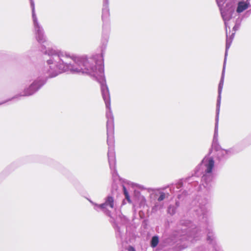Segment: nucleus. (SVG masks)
Wrapping results in <instances>:
<instances>
[{
    "label": "nucleus",
    "instance_id": "obj_1",
    "mask_svg": "<svg viewBox=\"0 0 251 251\" xmlns=\"http://www.w3.org/2000/svg\"><path fill=\"white\" fill-rule=\"evenodd\" d=\"M41 51L50 58L47 60V66L42 69L41 75L44 77H53L66 72L73 73L86 74L93 77L100 84L101 95L104 101L107 118V143L109 147L107 156L109 167L114 180L119 176L116 169V158L114 151V117L110 107V97L106 84L104 75L103 50L101 55H96L87 58L85 56L71 55L69 53L46 49L42 47Z\"/></svg>",
    "mask_w": 251,
    "mask_h": 251
},
{
    "label": "nucleus",
    "instance_id": "obj_2",
    "mask_svg": "<svg viewBox=\"0 0 251 251\" xmlns=\"http://www.w3.org/2000/svg\"><path fill=\"white\" fill-rule=\"evenodd\" d=\"M207 202V199L198 196L192 201L191 203V208L195 212L200 220L203 224V228H205L207 232V240L212 245L215 251H220V247L217 243L214 232L209 225L208 218V210L206 206Z\"/></svg>",
    "mask_w": 251,
    "mask_h": 251
},
{
    "label": "nucleus",
    "instance_id": "obj_3",
    "mask_svg": "<svg viewBox=\"0 0 251 251\" xmlns=\"http://www.w3.org/2000/svg\"><path fill=\"white\" fill-rule=\"evenodd\" d=\"M181 227L173 234L174 241L186 240L193 243L194 241L199 240L204 233L200 227H196L190 222L185 223L181 222Z\"/></svg>",
    "mask_w": 251,
    "mask_h": 251
},
{
    "label": "nucleus",
    "instance_id": "obj_4",
    "mask_svg": "<svg viewBox=\"0 0 251 251\" xmlns=\"http://www.w3.org/2000/svg\"><path fill=\"white\" fill-rule=\"evenodd\" d=\"M214 166V161L212 157H205L201 161V163L197 167V171L202 174L201 182L203 186L209 189L211 186V182L213 179L214 176L212 170Z\"/></svg>",
    "mask_w": 251,
    "mask_h": 251
},
{
    "label": "nucleus",
    "instance_id": "obj_5",
    "mask_svg": "<svg viewBox=\"0 0 251 251\" xmlns=\"http://www.w3.org/2000/svg\"><path fill=\"white\" fill-rule=\"evenodd\" d=\"M110 12L108 6V0H103V7L102 9L101 18L103 21L102 43L103 48L105 49L106 45L108 41L109 35L110 31L109 17Z\"/></svg>",
    "mask_w": 251,
    "mask_h": 251
},
{
    "label": "nucleus",
    "instance_id": "obj_6",
    "mask_svg": "<svg viewBox=\"0 0 251 251\" xmlns=\"http://www.w3.org/2000/svg\"><path fill=\"white\" fill-rule=\"evenodd\" d=\"M30 3L32 9V18L35 38L39 43H44L46 41V37L44 34V29L38 21L35 13V4L33 0H30Z\"/></svg>",
    "mask_w": 251,
    "mask_h": 251
},
{
    "label": "nucleus",
    "instance_id": "obj_7",
    "mask_svg": "<svg viewBox=\"0 0 251 251\" xmlns=\"http://www.w3.org/2000/svg\"><path fill=\"white\" fill-rule=\"evenodd\" d=\"M226 1V0H216L217 3L221 11L222 17L225 22L226 35V44L227 40H229V42L231 41V43H232V39H229L228 37L227 27L228 26V22L232 19V18H235V17H232V14L233 13V11L232 9H228L226 10L222 8V6Z\"/></svg>",
    "mask_w": 251,
    "mask_h": 251
},
{
    "label": "nucleus",
    "instance_id": "obj_8",
    "mask_svg": "<svg viewBox=\"0 0 251 251\" xmlns=\"http://www.w3.org/2000/svg\"><path fill=\"white\" fill-rule=\"evenodd\" d=\"M46 83L44 78H38L34 81L27 88L25 89L23 94L17 95L12 99L17 98L18 96H30L33 95L39 89H40Z\"/></svg>",
    "mask_w": 251,
    "mask_h": 251
},
{
    "label": "nucleus",
    "instance_id": "obj_9",
    "mask_svg": "<svg viewBox=\"0 0 251 251\" xmlns=\"http://www.w3.org/2000/svg\"><path fill=\"white\" fill-rule=\"evenodd\" d=\"M231 45V41L229 42V40H227L226 47V52L224 59V62L223 64V68L222 70V76L221 78V80L220 83L219 84L218 86V97L217 99V105H216V111H220V104H221V93L222 91V89L224 85V76H225V69H226V57L227 55V50L230 48Z\"/></svg>",
    "mask_w": 251,
    "mask_h": 251
},
{
    "label": "nucleus",
    "instance_id": "obj_10",
    "mask_svg": "<svg viewBox=\"0 0 251 251\" xmlns=\"http://www.w3.org/2000/svg\"><path fill=\"white\" fill-rule=\"evenodd\" d=\"M96 205L99 207L100 210H101L110 217H111L110 209H115L117 207L116 202L114 197L110 195L107 196L104 199V203Z\"/></svg>",
    "mask_w": 251,
    "mask_h": 251
},
{
    "label": "nucleus",
    "instance_id": "obj_11",
    "mask_svg": "<svg viewBox=\"0 0 251 251\" xmlns=\"http://www.w3.org/2000/svg\"><path fill=\"white\" fill-rule=\"evenodd\" d=\"M216 151V155L219 160L227 158L229 155L235 153L234 149H229L228 150H224L219 147L218 149H214Z\"/></svg>",
    "mask_w": 251,
    "mask_h": 251
},
{
    "label": "nucleus",
    "instance_id": "obj_12",
    "mask_svg": "<svg viewBox=\"0 0 251 251\" xmlns=\"http://www.w3.org/2000/svg\"><path fill=\"white\" fill-rule=\"evenodd\" d=\"M194 179V176H192L185 179L180 180L176 184V187L177 189H179L183 186V183H186V182H188L189 185L196 187L198 185V182Z\"/></svg>",
    "mask_w": 251,
    "mask_h": 251
},
{
    "label": "nucleus",
    "instance_id": "obj_13",
    "mask_svg": "<svg viewBox=\"0 0 251 251\" xmlns=\"http://www.w3.org/2000/svg\"><path fill=\"white\" fill-rule=\"evenodd\" d=\"M241 19L240 18H238L237 19H235V18H232V19L228 22L229 24H228V26L227 27V28L230 29V26L231 25H232L234 24H235V25H234V26L233 27V30L234 32H235L238 29L239 25L241 23ZM234 34H235V32L232 33L231 35L229 37H228V38L232 39V40L234 37Z\"/></svg>",
    "mask_w": 251,
    "mask_h": 251
},
{
    "label": "nucleus",
    "instance_id": "obj_14",
    "mask_svg": "<svg viewBox=\"0 0 251 251\" xmlns=\"http://www.w3.org/2000/svg\"><path fill=\"white\" fill-rule=\"evenodd\" d=\"M250 5L249 0H247L246 1H240L238 3L236 11L238 13H240L247 9Z\"/></svg>",
    "mask_w": 251,
    "mask_h": 251
},
{
    "label": "nucleus",
    "instance_id": "obj_15",
    "mask_svg": "<svg viewBox=\"0 0 251 251\" xmlns=\"http://www.w3.org/2000/svg\"><path fill=\"white\" fill-rule=\"evenodd\" d=\"M220 111L218 112L216 111V123L214 129V133L213 137L218 138V122H219V116Z\"/></svg>",
    "mask_w": 251,
    "mask_h": 251
},
{
    "label": "nucleus",
    "instance_id": "obj_16",
    "mask_svg": "<svg viewBox=\"0 0 251 251\" xmlns=\"http://www.w3.org/2000/svg\"><path fill=\"white\" fill-rule=\"evenodd\" d=\"M168 193L166 194L163 192H159L158 194H155V196L158 197L157 198V200L158 202L163 201L168 196Z\"/></svg>",
    "mask_w": 251,
    "mask_h": 251
},
{
    "label": "nucleus",
    "instance_id": "obj_17",
    "mask_svg": "<svg viewBox=\"0 0 251 251\" xmlns=\"http://www.w3.org/2000/svg\"><path fill=\"white\" fill-rule=\"evenodd\" d=\"M163 206V204L162 203H160L158 202H156L154 203V205L152 206L151 208V211L152 212H155L157 211L158 210L161 209L162 208Z\"/></svg>",
    "mask_w": 251,
    "mask_h": 251
},
{
    "label": "nucleus",
    "instance_id": "obj_18",
    "mask_svg": "<svg viewBox=\"0 0 251 251\" xmlns=\"http://www.w3.org/2000/svg\"><path fill=\"white\" fill-rule=\"evenodd\" d=\"M176 207L174 205H170L167 209V212L171 215H174L176 212Z\"/></svg>",
    "mask_w": 251,
    "mask_h": 251
},
{
    "label": "nucleus",
    "instance_id": "obj_19",
    "mask_svg": "<svg viewBox=\"0 0 251 251\" xmlns=\"http://www.w3.org/2000/svg\"><path fill=\"white\" fill-rule=\"evenodd\" d=\"M159 242L158 237L156 236H154L152 237L151 245L152 248H155L157 246Z\"/></svg>",
    "mask_w": 251,
    "mask_h": 251
},
{
    "label": "nucleus",
    "instance_id": "obj_20",
    "mask_svg": "<svg viewBox=\"0 0 251 251\" xmlns=\"http://www.w3.org/2000/svg\"><path fill=\"white\" fill-rule=\"evenodd\" d=\"M212 147L213 149H218L221 147L218 143V138L213 137Z\"/></svg>",
    "mask_w": 251,
    "mask_h": 251
},
{
    "label": "nucleus",
    "instance_id": "obj_21",
    "mask_svg": "<svg viewBox=\"0 0 251 251\" xmlns=\"http://www.w3.org/2000/svg\"><path fill=\"white\" fill-rule=\"evenodd\" d=\"M123 191L126 199L128 202H130L131 200L130 199V196L128 193L127 190L126 189V187L124 186H123Z\"/></svg>",
    "mask_w": 251,
    "mask_h": 251
},
{
    "label": "nucleus",
    "instance_id": "obj_22",
    "mask_svg": "<svg viewBox=\"0 0 251 251\" xmlns=\"http://www.w3.org/2000/svg\"><path fill=\"white\" fill-rule=\"evenodd\" d=\"M89 201L94 206V208L95 210H96L97 211H99L100 210L99 207H97L96 205H99L98 204L94 202L93 201H92L91 200H89Z\"/></svg>",
    "mask_w": 251,
    "mask_h": 251
},
{
    "label": "nucleus",
    "instance_id": "obj_23",
    "mask_svg": "<svg viewBox=\"0 0 251 251\" xmlns=\"http://www.w3.org/2000/svg\"><path fill=\"white\" fill-rule=\"evenodd\" d=\"M146 199L144 197H143L142 200H141V204H145L146 203Z\"/></svg>",
    "mask_w": 251,
    "mask_h": 251
},
{
    "label": "nucleus",
    "instance_id": "obj_24",
    "mask_svg": "<svg viewBox=\"0 0 251 251\" xmlns=\"http://www.w3.org/2000/svg\"><path fill=\"white\" fill-rule=\"evenodd\" d=\"M128 251H136L132 247H130L128 249Z\"/></svg>",
    "mask_w": 251,
    "mask_h": 251
},
{
    "label": "nucleus",
    "instance_id": "obj_25",
    "mask_svg": "<svg viewBox=\"0 0 251 251\" xmlns=\"http://www.w3.org/2000/svg\"><path fill=\"white\" fill-rule=\"evenodd\" d=\"M175 206H176V208L179 206V202L178 201L176 202V205Z\"/></svg>",
    "mask_w": 251,
    "mask_h": 251
},
{
    "label": "nucleus",
    "instance_id": "obj_26",
    "mask_svg": "<svg viewBox=\"0 0 251 251\" xmlns=\"http://www.w3.org/2000/svg\"><path fill=\"white\" fill-rule=\"evenodd\" d=\"M116 230L120 233V228L118 226H116Z\"/></svg>",
    "mask_w": 251,
    "mask_h": 251
},
{
    "label": "nucleus",
    "instance_id": "obj_27",
    "mask_svg": "<svg viewBox=\"0 0 251 251\" xmlns=\"http://www.w3.org/2000/svg\"><path fill=\"white\" fill-rule=\"evenodd\" d=\"M177 198L179 199H181L182 198L181 195H180V194H178V196H177Z\"/></svg>",
    "mask_w": 251,
    "mask_h": 251
},
{
    "label": "nucleus",
    "instance_id": "obj_28",
    "mask_svg": "<svg viewBox=\"0 0 251 251\" xmlns=\"http://www.w3.org/2000/svg\"><path fill=\"white\" fill-rule=\"evenodd\" d=\"M6 101H4V102H1V103H0V104H2V103H5Z\"/></svg>",
    "mask_w": 251,
    "mask_h": 251
}]
</instances>
